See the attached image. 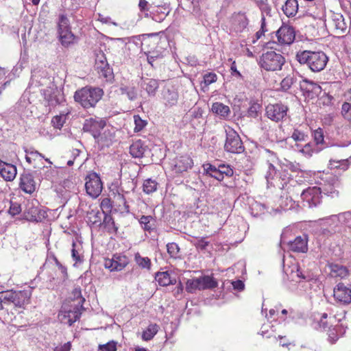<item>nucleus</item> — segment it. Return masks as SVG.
<instances>
[{"label":"nucleus","instance_id":"nucleus-1","mask_svg":"<svg viewBox=\"0 0 351 351\" xmlns=\"http://www.w3.org/2000/svg\"><path fill=\"white\" fill-rule=\"evenodd\" d=\"M295 58L300 65L315 73L324 70L328 62V56L322 51L300 50Z\"/></svg>","mask_w":351,"mask_h":351},{"label":"nucleus","instance_id":"nucleus-2","mask_svg":"<svg viewBox=\"0 0 351 351\" xmlns=\"http://www.w3.org/2000/svg\"><path fill=\"white\" fill-rule=\"evenodd\" d=\"M287 189L289 193H292L293 195H300L303 206L311 208L316 207L321 203L322 196L319 187L313 186L302 189L300 184H298L296 181H293V184H290Z\"/></svg>","mask_w":351,"mask_h":351},{"label":"nucleus","instance_id":"nucleus-3","mask_svg":"<svg viewBox=\"0 0 351 351\" xmlns=\"http://www.w3.org/2000/svg\"><path fill=\"white\" fill-rule=\"evenodd\" d=\"M103 95L104 91L101 88L86 86L77 90L75 93L74 99L84 108L88 109L94 108Z\"/></svg>","mask_w":351,"mask_h":351},{"label":"nucleus","instance_id":"nucleus-4","mask_svg":"<svg viewBox=\"0 0 351 351\" xmlns=\"http://www.w3.org/2000/svg\"><path fill=\"white\" fill-rule=\"evenodd\" d=\"M285 58L275 51H268L260 57V66L267 71H280L285 64Z\"/></svg>","mask_w":351,"mask_h":351},{"label":"nucleus","instance_id":"nucleus-5","mask_svg":"<svg viewBox=\"0 0 351 351\" xmlns=\"http://www.w3.org/2000/svg\"><path fill=\"white\" fill-rule=\"evenodd\" d=\"M40 90L44 100L49 108L60 105L65 101L62 91L58 88L54 82L48 88H42Z\"/></svg>","mask_w":351,"mask_h":351},{"label":"nucleus","instance_id":"nucleus-6","mask_svg":"<svg viewBox=\"0 0 351 351\" xmlns=\"http://www.w3.org/2000/svg\"><path fill=\"white\" fill-rule=\"evenodd\" d=\"M7 305L13 304L16 307H23L29 304L32 295V289H24L22 291H5Z\"/></svg>","mask_w":351,"mask_h":351},{"label":"nucleus","instance_id":"nucleus-7","mask_svg":"<svg viewBox=\"0 0 351 351\" xmlns=\"http://www.w3.org/2000/svg\"><path fill=\"white\" fill-rule=\"evenodd\" d=\"M226 139L224 149L226 152L232 154H241L244 152L245 147L239 135L234 130L229 128L226 130Z\"/></svg>","mask_w":351,"mask_h":351},{"label":"nucleus","instance_id":"nucleus-8","mask_svg":"<svg viewBox=\"0 0 351 351\" xmlns=\"http://www.w3.org/2000/svg\"><path fill=\"white\" fill-rule=\"evenodd\" d=\"M84 300V299H80L78 304H75L74 306H71L69 310L60 311L58 317L61 322L71 326L78 320L82 315V311L84 309L82 305Z\"/></svg>","mask_w":351,"mask_h":351},{"label":"nucleus","instance_id":"nucleus-9","mask_svg":"<svg viewBox=\"0 0 351 351\" xmlns=\"http://www.w3.org/2000/svg\"><path fill=\"white\" fill-rule=\"evenodd\" d=\"M53 79L47 76L45 71H34L32 73V77L28 85V89L30 92L34 93L36 89L40 87L48 88L52 84Z\"/></svg>","mask_w":351,"mask_h":351},{"label":"nucleus","instance_id":"nucleus-10","mask_svg":"<svg viewBox=\"0 0 351 351\" xmlns=\"http://www.w3.org/2000/svg\"><path fill=\"white\" fill-rule=\"evenodd\" d=\"M85 188L88 195L93 198L97 197L103 189L101 178L95 172H91L86 177Z\"/></svg>","mask_w":351,"mask_h":351},{"label":"nucleus","instance_id":"nucleus-11","mask_svg":"<svg viewBox=\"0 0 351 351\" xmlns=\"http://www.w3.org/2000/svg\"><path fill=\"white\" fill-rule=\"evenodd\" d=\"M47 216L46 211L39 205L37 200L33 199L27 203L25 217L28 221L40 222Z\"/></svg>","mask_w":351,"mask_h":351},{"label":"nucleus","instance_id":"nucleus-12","mask_svg":"<svg viewBox=\"0 0 351 351\" xmlns=\"http://www.w3.org/2000/svg\"><path fill=\"white\" fill-rule=\"evenodd\" d=\"M288 107L282 103L269 104L265 109V114L270 120L279 122L287 116Z\"/></svg>","mask_w":351,"mask_h":351},{"label":"nucleus","instance_id":"nucleus-13","mask_svg":"<svg viewBox=\"0 0 351 351\" xmlns=\"http://www.w3.org/2000/svg\"><path fill=\"white\" fill-rule=\"evenodd\" d=\"M106 125V121L104 119L95 117L86 119L83 125V130L85 132L91 134L93 138L98 136L101 130Z\"/></svg>","mask_w":351,"mask_h":351},{"label":"nucleus","instance_id":"nucleus-14","mask_svg":"<svg viewBox=\"0 0 351 351\" xmlns=\"http://www.w3.org/2000/svg\"><path fill=\"white\" fill-rule=\"evenodd\" d=\"M276 36L278 44L289 45L295 40V32L292 26L283 25L276 32Z\"/></svg>","mask_w":351,"mask_h":351},{"label":"nucleus","instance_id":"nucleus-15","mask_svg":"<svg viewBox=\"0 0 351 351\" xmlns=\"http://www.w3.org/2000/svg\"><path fill=\"white\" fill-rule=\"evenodd\" d=\"M95 66L100 76L107 80L112 77V69L110 67L105 54L101 51L96 54Z\"/></svg>","mask_w":351,"mask_h":351},{"label":"nucleus","instance_id":"nucleus-16","mask_svg":"<svg viewBox=\"0 0 351 351\" xmlns=\"http://www.w3.org/2000/svg\"><path fill=\"white\" fill-rule=\"evenodd\" d=\"M129 263L128 258L125 255L114 254L112 258H106L104 261L105 268L110 271H121Z\"/></svg>","mask_w":351,"mask_h":351},{"label":"nucleus","instance_id":"nucleus-17","mask_svg":"<svg viewBox=\"0 0 351 351\" xmlns=\"http://www.w3.org/2000/svg\"><path fill=\"white\" fill-rule=\"evenodd\" d=\"M333 296L336 301L343 304L351 303V290L349 285L339 282L333 289Z\"/></svg>","mask_w":351,"mask_h":351},{"label":"nucleus","instance_id":"nucleus-18","mask_svg":"<svg viewBox=\"0 0 351 351\" xmlns=\"http://www.w3.org/2000/svg\"><path fill=\"white\" fill-rule=\"evenodd\" d=\"M326 267L328 269V275L331 278L342 280L350 275L348 268L341 263H328Z\"/></svg>","mask_w":351,"mask_h":351},{"label":"nucleus","instance_id":"nucleus-19","mask_svg":"<svg viewBox=\"0 0 351 351\" xmlns=\"http://www.w3.org/2000/svg\"><path fill=\"white\" fill-rule=\"evenodd\" d=\"M330 25L333 27L335 34H341L346 32L347 23L343 16L340 13L332 12L330 16Z\"/></svg>","mask_w":351,"mask_h":351},{"label":"nucleus","instance_id":"nucleus-20","mask_svg":"<svg viewBox=\"0 0 351 351\" xmlns=\"http://www.w3.org/2000/svg\"><path fill=\"white\" fill-rule=\"evenodd\" d=\"M302 83L300 88L306 97L313 99L321 94L322 87L317 83L307 79L304 80Z\"/></svg>","mask_w":351,"mask_h":351},{"label":"nucleus","instance_id":"nucleus-21","mask_svg":"<svg viewBox=\"0 0 351 351\" xmlns=\"http://www.w3.org/2000/svg\"><path fill=\"white\" fill-rule=\"evenodd\" d=\"M289 250L298 253H305L308 251V239L306 235L298 236L293 241L287 243Z\"/></svg>","mask_w":351,"mask_h":351},{"label":"nucleus","instance_id":"nucleus-22","mask_svg":"<svg viewBox=\"0 0 351 351\" xmlns=\"http://www.w3.org/2000/svg\"><path fill=\"white\" fill-rule=\"evenodd\" d=\"M141 92H146L149 97H154L159 87V82L157 80L152 78H142L140 82Z\"/></svg>","mask_w":351,"mask_h":351},{"label":"nucleus","instance_id":"nucleus-23","mask_svg":"<svg viewBox=\"0 0 351 351\" xmlns=\"http://www.w3.org/2000/svg\"><path fill=\"white\" fill-rule=\"evenodd\" d=\"M20 188L26 193L31 194L36 190V182L33 176L29 173H24L20 179Z\"/></svg>","mask_w":351,"mask_h":351},{"label":"nucleus","instance_id":"nucleus-24","mask_svg":"<svg viewBox=\"0 0 351 351\" xmlns=\"http://www.w3.org/2000/svg\"><path fill=\"white\" fill-rule=\"evenodd\" d=\"M15 165L0 160V175L6 181H12L16 176Z\"/></svg>","mask_w":351,"mask_h":351},{"label":"nucleus","instance_id":"nucleus-25","mask_svg":"<svg viewBox=\"0 0 351 351\" xmlns=\"http://www.w3.org/2000/svg\"><path fill=\"white\" fill-rule=\"evenodd\" d=\"M284 271L292 281L300 282L302 280H308L310 279L309 276L303 274L297 264H294L287 269L284 267Z\"/></svg>","mask_w":351,"mask_h":351},{"label":"nucleus","instance_id":"nucleus-26","mask_svg":"<svg viewBox=\"0 0 351 351\" xmlns=\"http://www.w3.org/2000/svg\"><path fill=\"white\" fill-rule=\"evenodd\" d=\"M346 313L345 311H343L341 314L328 317V314L324 313L321 316L319 326L324 330L330 328V327L334 324V320L337 319L338 322H341L342 319H345Z\"/></svg>","mask_w":351,"mask_h":351},{"label":"nucleus","instance_id":"nucleus-27","mask_svg":"<svg viewBox=\"0 0 351 351\" xmlns=\"http://www.w3.org/2000/svg\"><path fill=\"white\" fill-rule=\"evenodd\" d=\"M162 99L166 106H172L178 101V94L173 86H166L162 90Z\"/></svg>","mask_w":351,"mask_h":351},{"label":"nucleus","instance_id":"nucleus-28","mask_svg":"<svg viewBox=\"0 0 351 351\" xmlns=\"http://www.w3.org/2000/svg\"><path fill=\"white\" fill-rule=\"evenodd\" d=\"M58 33L60 42L64 47L68 48L77 43V37L72 33L71 29L58 32Z\"/></svg>","mask_w":351,"mask_h":351},{"label":"nucleus","instance_id":"nucleus-29","mask_svg":"<svg viewBox=\"0 0 351 351\" xmlns=\"http://www.w3.org/2000/svg\"><path fill=\"white\" fill-rule=\"evenodd\" d=\"M193 162L190 156L187 155L181 156L176 159L174 165V170L178 173H182L191 169Z\"/></svg>","mask_w":351,"mask_h":351},{"label":"nucleus","instance_id":"nucleus-30","mask_svg":"<svg viewBox=\"0 0 351 351\" xmlns=\"http://www.w3.org/2000/svg\"><path fill=\"white\" fill-rule=\"evenodd\" d=\"M248 19L245 14L239 13L237 14L232 22V28L236 32H242L248 25Z\"/></svg>","mask_w":351,"mask_h":351},{"label":"nucleus","instance_id":"nucleus-31","mask_svg":"<svg viewBox=\"0 0 351 351\" xmlns=\"http://www.w3.org/2000/svg\"><path fill=\"white\" fill-rule=\"evenodd\" d=\"M114 135L110 130H105L103 133H99L97 138H95V142L101 148L109 147L112 142Z\"/></svg>","mask_w":351,"mask_h":351},{"label":"nucleus","instance_id":"nucleus-32","mask_svg":"<svg viewBox=\"0 0 351 351\" xmlns=\"http://www.w3.org/2000/svg\"><path fill=\"white\" fill-rule=\"evenodd\" d=\"M147 149V146L141 140L134 141L130 147V154L133 158H142Z\"/></svg>","mask_w":351,"mask_h":351},{"label":"nucleus","instance_id":"nucleus-33","mask_svg":"<svg viewBox=\"0 0 351 351\" xmlns=\"http://www.w3.org/2000/svg\"><path fill=\"white\" fill-rule=\"evenodd\" d=\"M331 184H325L323 189L324 193L328 195L335 197L338 196L339 191L337 189L340 186L339 180L337 178L333 176L330 178Z\"/></svg>","mask_w":351,"mask_h":351},{"label":"nucleus","instance_id":"nucleus-34","mask_svg":"<svg viewBox=\"0 0 351 351\" xmlns=\"http://www.w3.org/2000/svg\"><path fill=\"white\" fill-rule=\"evenodd\" d=\"M282 10L284 14L288 16H293L298 10V3L297 0H287L282 5Z\"/></svg>","mask_w":351,"mask_h":351},{"label":"nucleus","instance_id":"nucleus-35","mask_svg":"<svg viewBox=\"0 0 351 351\" xmlns=\"http://www.w3.org/2000/svg\"><path fill=\"white\" fill-rule=\"evenodd\" d=\"M291 138L295 141V142H304L306 143L304 149H301L302 152H308L310 150V144L308 143H306V141L308 139V136L304 133V132L298 130V129H294L292 134Z\"/></svg>","mask_w":351,"mask_h":351},{"label":"nucleus","instance_id":"nucleus-36","mask_svg":"<svg viewBox=\"0 0 351 351\" xmlns=\"http://www.w3.org/2000/svg\"><path fill=\"white\" fill-rule=\"evenodd\" d=\"M156 280L160 286L167 287L169 285H174L176 282V278H172L168 271L157 272L155 276Z\"/></svg>","mask_w":351,"mask_h":351},{"label":"nucleus","instance_id":"nucleus-37","mask_svg":"<svg viewBox=\"0 0 351 351\" xmlns=\"http://www.w3.org/2000/svg\"><path fill=\"white\" fill-rule=\"evenodd\" d=\"M138 221L141 228L147 232H152L156 227V220L151 215H142Z\"/></svg>","mask_w":351,"mask_h":351},{"label":"nucleus","instance_id":"nucleus-38","mask_svg":"<svg viewBox=\"0 0 351 351\" xmlns=\"http://www.w3.org/2000/svg\"><path fill=\"white\" fill-rule=\"evenodd\" d=\"M265 151L268 154V156L269 158L268 160V171L265 175L266 179L269 180V179H272L276 173V168L272 162H275V160L277 159V156L276 154L272 151L269 149H266Z\"/></svg>","mask_w":351,"mask_h":351},{"label":"nucleus","instance_id":"nucleus-39","mask_svg":"<svg viewBox=\"0 0 351 351\" xmlns=\"http://www.w3.org/2000/svg\"><path fill=\"white\" fill-rule=\"evenodd\" d=\"M200 280L201 290L204 289H212L216 288L218 286L217 281L212 276H203L199 278Z\"/></svg>","mask_w":351,"mask_h":351},{"label":"nucleus","instance_id":"nucleus-40","mask_svg":"<svg viewBox=\"0 0 351 351\" xmlns=\"http://www.w3.org/2000/svg\"><path fill=\"white\" fill-rule=\"evenodd\" d=\"M212 111L213 112L223 117H228L230 113V108L228 106L219 102H215L213 104Z\"/></svg>","mask_w":351,"mask_h":351},{"label":"nucleus","instance_id":"nucleus-41","mask_svg":"<svg viewBox=\"0 0 351 351\" xmlns=\"http://www.w3.org/2000/svg\"><path fill=\"white\" fill-rule=\"evenodd\" d=\"M326 220H331L334 222L339 221L344 223L346 226L351 227V212H345L338 215H331Z\"/></svg>","mask_w":351,"mask_h":351},{"label":"nucleus","instance_id":"nucleus-42","mask_svg":"<svg viewBox=\"0 0 351 351\" xmlns=\"http://www.w3.org/2000/svg\"><path fill=\"white\" fill-rule=\"evenodd\" d=\"M121 95H125L130 101H134L137 98V90L134 86L122 85L120 88Z\"/></svg>","mask_w":351,"mask_h":351},{"label":"nucleus","instance_id":"nucleus-43","mask_svg":"<svg viewBox=\"0 0 351 351\" xmlns=\"http://www.w3.org/2000/svg\"><path fill=\"white\" fill-rule=\"evenodd\" d=\"M158 326L156 324H152L148 326L147 329L143 332L142 339L144 341L151 340L157 333Z\"/></svg>","mask_w":351,"mask_h":351},{"label":"nucleus","instance_id":"nucleus-44","mask_svg":"<svg viewBox=\"0 0 351 351\" xmlns=\"http://www.w3.org/2000/svg\"><path fill=\"white\" fill-rule=\"evenodd\" d=\"M134 261L141 268L147 269L148 270L151 269L152 263L148 257H143L137 252L134 255Z\"/></svg>","mask_w":351,"mask_h":351},{"label":"nucleus","instance_id":"nucleus-45","mask_svg":"<svg viewBox=\"0 0 351 351\" xmlns=\"http://www.w3.org/2000/svg\"><path fill=\"white\" fill-rule=\"evenodd\" d=\"M199 278L189 279L186 283V290L189 293H193L197 289L201 290Z\"/></svg>","mask_w":351,"mask_h":351},{"label":"nucleus","instance_id":"nucleus-46","mask_svg":"<svg viewBox=\"0 0 351 351\" xmlns=\"http://www.w3.org/2000/svg\"><path fill=\"white\" fill-rule=\"evenodd\" d=\"M158 183L152 179H147L144 181L143 189V191L147 194H150L157 189Z\"/></svg>","mask_w":351,"mask_h":351},{"label":"nucleus","instance_id":"nucleus-47","mask_svg":"<svg viewBox=\"0 0 351 351\" xmlns=\"http://www.w3.org/2000/svg\"><path fill=\"white\" fill-rule=\"evenodd\" d=\"M104 214V212H99V210H91L88 213V221L94 225H100L101 223V215Z\"/></svg>","mask_w":351,"mask_h":351},{"label":"nucleus","instance_id":"nucleus-48","mask_svg":"<svg viewBox=\"0 0 351 351\" xmlns=\"http://www.w3.org/2000/svg\"><path fill=\"white\" fill-rule=\"evenodd\" d=\"M147 56V60L149 64L152 66L156 60L162 58L163 57L162 52L159 50L147 51L145 52Z\"/></svg>","mask_w":351,"mask_h":351},{"label":"nucleus","instance_id":"nucleus-49","mask_svg":"<svg viewBox=\"0 0 351 351\" xmlns=\"http://www.w3.org/2000/svg\"><path fill=\"white\" fill-rule=\"evenodd\" d=\"M257 5L261 11L262 16H271V8L267 2V0H258L257 1Z\"/></svg>","mask_w":351,"mask_h":351},{"label":"nucleus","instance_id":"nucleus-50","mask_svg":"<svg viewBox=\"0 0 351 351\" xmlns=\"http://www.w3.org/2000/svg\"><path fill=\"white\" fill-rule=\"evenodd\" d=\"M70 29L71 26L69 19L64 14H60L58 23V32Z\"/></svg>","mask_w":351,"mask_h":351},{"label":"nucleus","instance_id":"nucleus-51","mask_svg":"<svg viewBox=\"0 0 351 351\" xmlns=\"http://www.w3.org/2000/svg\"><path fill=\"white\" fill-rule=\"evenodd\" d=\"M134 118V122L135 127L134 128V131L135 132H138L143 130V128L147 125V122L145 120H143L141 119L140 115L135 114L133 117Z\"/></svg>","mask_w":351,"mask_h":351},{"label":"nucleus","instance_id":"nucleus-52","mask_svg":"<svg viewBox=\"0 0 351 351\" xmlns=\"http://www.w3.org/2000/svg\"><path fill=\"white\" fill-rule=\"evenodd\" d=\"M66 121V115L60 114L53 117L51 123L55 128L60 129Z\"/></svg>","mask_w":351,"mask_h":351},{"label":"nucleus","instance_id":"nucleus-53","mask_svg":"<svg viewBox=\"0 0 351 351\" xmlns=\"http://www.w3.org/2000/svg\"><path fill=\"white\" fill-rule=\"evenodd\" d=\"M167 252L172 258H177L180 252V247L176 243H169L167 245Z\"/></svg>","mask_w":351,"mask_h":351},{"label":"nucleus","instance_id":"nucleus-54","mask_svg":"<svg viewBox=\"0 0 351 351\" xmlns=\"http://www.w3.org/2000/svg\"><path fill=\"white\" fill-rule=\"evenodd\" d=\"M117 342L110 341L106 344L99 345L98 351H117Z\"/></svg>","mask_w":351,"mask_h":351},{"label":"nucleus","instance_id":"nucleus-55","mask_svg":"<svg viewBox=\"0 0 351 351\" xmlns=\"http://www.w3.org/2000/svg\"><path fill=\"white\" fill-rule=\"evenodd\" d=\"M295 81L296 80L294 77H291L289 75L287 76L282 80L280 83L281 88L283 90H289L291 87V86L295 82Z\"/></svg>","mask_w":351,"mask_h":351},{"label":"nucleus","instance_id":"nucleus-56","mask_svg":"<svg viewBox=\"0 0 351 351\" xmlns=\"http://www.w3.org/2000/svg\"><path fill=\"white\" fill-rule=\"evenodd\" d=\"M260 105L256 103L252 104L248 108L247 116L251 118H256L258 115Z\"/></svg>","mask_w":351,"mask_h":351},{"label":"nucleus","instance_id":"nucleus-57","mask_svg":"<svg viewBox=\"0 0 351 351\" xmlns=\"http://www.w3.org/2000/svg\"><path fill=\"white\" fill-rule=\"evenodd\" d=\"M341 114L343 117L348 120L351 121V104L348 102H344L341 107Z\"/></svg>","mask_w":351,"mask_h":351},{"label":"nucleus","instance_id":"nucleus-58","mask_svg":"<svg viewBox=\"0 0 351 351\" xmlns=\"http://www.w3.org/2000/svg\"><path fill=\"white\" fill-rule=\"evenodd\" d=\"M21 212V206L17 202H10V206L8 213L12 216H15Z\"/></svg>","mask_w":351,"mask_h":351},{"label":"nucleus","instance_id":"nucleus-59","mask_svg":"<svg viewBox=\"0 0 351 351\" xmlns=\"http://www.w3.org/2000/svg\"><path fill=\"white\" fill-rule=\"evenodd\" d=\"M25 152L30 156V158L33 162L36 161L38 158H44V156L42 154L32 149H25Z\"/></svg>","mask_w":351,"mask_h":351},{"label":"nucleus","instance_id":"nucleus-60","mask_svg":"<svg viewBox=\"0 0 351 351\" xmlns=\"http://www.w3.org/2000/svg\"><path fill=\"white\" fill-rule=\"evenodd\" d=\"M313 136L317 144L322 143L324 142V136L322 129L318 128L315 130L313 133Z\"/></svg>","mask_w":351,"mask_h":351},{"label":"nucleus","instance_id":"nucleus-61","mask_svg":"<svg viewBox=\"0 0 351 351\" xmlns=\"http://www.w3.org/2000/svg\"><path fill=\"white\" fill-rule=\"evenodd\" d=\"M218 168L220 169L221 173L224 176L231 177L233 175V169L229 165H220Z\"/></svg>","mask_w":351,"mask_h":351},{"label":"nucleus","instance_id":"nucleus-62","mask_svg":"<svg viewBox=\"0 0 351 351\" xmlns=\"http://www.w3.org/2000/svg\"><path fill=\"white\" fill-rule=\"evenodd\" d=\"M193 245L197 249L204 250L208 246L209 242L206 241L205 238H201L195 241Z\"/></svg>","mask_w":351,"mask_h":351},{"label":"nucleus","instance_id":"nucleus-63","mask_svg":"<svg viewBox=\"0 0 351 351\" xmlns=\"http://www.w3.org/2000/svg\"><path fill=\"white\" fill-rule=\"evenodd\" d=\"M217 80V75L214 73H208L204 75V83L208 86Z\"/></svg>","mask_w":351,"mask_h":351},{"label":"nucleus","instance_id":"nucleus-64","mask_svg":"<svg viewBox=\"0 0 351 351\" xmlns=\"http://www.w3.org/2000/svg\"><path fill=\"white\" fill-rule=\"evenodd\" d=\"M104 223L106 224V226H107L109 230H110L111 228L117 230V228L115 227L114 221L110 215H104Z\"/></svg>","mask_w":351,"mask_h":351}]
</instances>
